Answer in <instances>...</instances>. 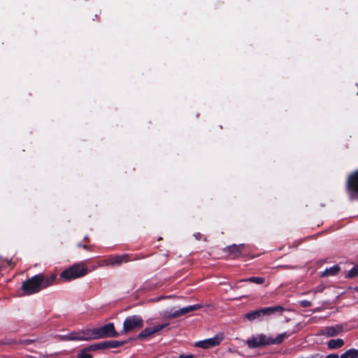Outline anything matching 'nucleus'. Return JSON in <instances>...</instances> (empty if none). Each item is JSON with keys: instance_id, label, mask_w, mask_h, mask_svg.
I'll return each instance as SVG.
<instances>
[{"instance_id": "obj_1", "label": "nucleus", "mask_w": 358, "mask_h": 358, "mask_svg": "<svg viewBox=\"0 0 358 358\" xmlns=\"http://www.w3.org/2000/svg\"><path fill=\"white\" fill-rule=\"evenodd\" d=\"M289 336V334L286 332L278 335L275 338H272L261 334L252 336L248 339L246 341V344L250 348H260L270 345H278L282 343L283 341Z\"/></svg>"}, {"instance_id": "obj_2", "label": "nucleus", "mask_w": 358, "mask_h": 358, "mask_svg": "<svg viewBox=\"0 0 358 358\" xmlns=\"http://www.w3.org/2000/svg\"><path fill=\"white\" fill-rule=\"evenodd\" d=\"M285 308L281 306H276L273 307H265L259 310H255L247 313L245 315V318L249 322H261L263 320L264 317L266 315H271L275 313H282L285 311Z\"/></svg>"}, {"instance_id": "obj_3", "label": "nucleus", "mask_w": 358, "mask_h": 358, "mask_svg": "<svg viewBox=\"0 0 358 358\" xmlns=\"http://www.w3.org/2000/svg\"><path fill=\"white\" fill-rule=\"evenodd\" d=\"M87 273V267L84 263L75 264L65 269L60 274L61 278L66 280H71L85 275Z\"/></svg>"}, {"instance_id": "obj_4", "label": "nucleus", "mask_w": 358, "mask_h": 358, "mask_svg": "<svg viewBox=\"0 0 358 358\" xmlns=\"http://www.w3.org/2000/svg\"><path fill=\"white\" fill-rule=\"evenodd\" d=\"M43 274L36 275L24 282L22 289L26 295H31L40 292L42 288Z\"/></svg>"}, {"instance_id": "obj_5", "label": "nucleus", "mask_w": 358, "mask_h": 358, "mask_svg": "<svg viewBox=\"0 0 358 358\" xmlns=\"http://www.w3.org/2000/svg\"><path fill=\"white\" fill-rule=\"evenodd\" d=\"M90 340L102 338L106 337H115L117 333L115 330V327L113 323H108L101 327L90 329Z\"/></svg>"}, {"instance_id": "obj_6", "label": "nucleus", "mask_w": 358, "mask_h": 358, "mask_svg": "<svg viewBox=\"0 0 358 358\" xmlns=\"http://www.w3.org/2000/svg\"><path fill=\"white\" fill-rule=\"evenodd\" d=\"M143 325V320L141 316L132 315L125 319L123 324V329L125 333H127L136 329H140Z\"/></svg>"}, {"instance_id": "obj_7", "label": "nucleus", "mask_w": 358, "mask_h": 358, "mask_svg": "<svg viewBox=\"0 0 358 358\" xmlns=\"http://www.w3.org/2000/svg\"><path fill=\"white\" fill-rule=\"evenodd\" d=\"M222 340L223 336L217 334L213 338L198 341L194 345L203 349H208L218 345Z\"/></svg>"}, {"instance_id": "obj_8", "label": "nucleus", "mask_w": 358, "mask_h": 358, "mask_svg": "<svg viewBox=\"0 0 358 358\" xmlns=\"http://www.w3.org/2000/svg\"><path fill=\"white\" fill-rule=\"evenodd\" d=\"M90 329L78 331L71 332L67 335L62 337V341H89L90 340Z\"/></svg>"}, {"instance_id": "obj_9", "label": "nucleus", "mask_w": 358, "mask_h": 358, "mask_svg": "<svg viewBox=\"0 0 358 358\" xmlns=\"http://www.w3.org/2000/svg\"><path fill=\"white\" fill-rule=\"evenodd\" d=\"M130 261L127 255L121 256L110 257L105 259L102 265L103 266H120L122 262H128Z\"/></svg>"}, {"instance_id": "obj_10", "label": "nucleus", "mask_w": 358, "mask_h": 358, "mask_svg": "<svg viewBox=\"0 0 358 358\" xmlns=\"http://www.w3.org/2000/svg\"><path fill=\"white\" fill-rule=\"evenodd\" d=\"M348 189L351 192L352 198H353V194L358 196V171L348 178Z\"/></svg>"}, {"instance_id": "obj_11", "label": "nucleus", "mask_w": 358, "mask_h": 358, "mask_svg": "<svg viewBox=\"0 0 358 358\" xmlns=\"http://www.w3.org/2000/svg\"><path fill=\"white\" fill-rule=\"evenodd\" d=\"M168 323L162 324H158L157 326H155L153 327H148L143 329L138 336V338H146L149 336H151L154 334L156 332H158L159 331L162 330L164 327L168 326Z\"/></svg>"}, {"instance_id": "obj_12", "label": "nucleus", "mask_w": 358, "mask_h": 358, "mask_svg": "<svg viewBox=\"0 0 358 358\" xmlns=\"http://www.w3.org/2000/svg\"><path fill=\"white\" fill-rule=\"evenodd\" d=\"M246 248L245 244L231 245L224 249V251L229 252L235 257H238Z\"/></svg>"}, {"instance_id": "obj_13", "label": "nucleus", "mask_w": 358, "mask_h": 358, "mask_svg": "<svg viewBox=\"0 0 358 358\" xmlns=\"http://www.w3.org/2000/svg\"><path fill=\"white\" fill-rule=\"evenodd\" d=\"M57 278L56 274H51L50 276L45 277L44 275H43V280H42V288L45 289L50 286H52L54 285L55 280Z\"/></svg>"}, {"instance_id": "obj_14", "label": "nucleus", "mask_w": 358, "mask_h": 358, "mask_svg": "<svg viewBox=\"0 0 358 358\" xmlns=\"http://www.w3.org/2000/svg\"><path fill=\"white\" fill-rule=\"evenodd\" d=\"M162 316L166 320H171L173 318L179 317L181 316L180 310H173L171 309L170 310H165L162 313Z\"/></svg>"}, {"instance_id": "obj_15", "label": "nucleus", "mask_w": 358, "mask_h": 358, "mask_svg": "<svg viewBox=\"0 0 358 358\" xmlns=\"http://www.w3.org/2000/svg\"><path fill=\"white\" fill-rule=\"evenodd\" d=\"M344 345V341L341 338L331 339L327 343V346L330 349H337Z\"/></svg>"}, {"instance_id": "obj_16", "label": "nucleus", "mask_w": 358, "mask_h": 358, "mask_svg": "<svg viewBox=\"0 0 358 358\" xmlns=\"http://www.w3.org/2000/svg\"><path fill=\"white\" fill-rule=\"evenodd\" d=\"M342 331V328L340 327H328L324 330V334L328 336H334L338 335Z\"/></svg>"}, {"instance_id": "obj_17", "label": "nucleus", "mask_w": 358, "mask_h": 358, "mask_svg": "<svg viewBox=\"0 0 358 358\" xmlns=\"http://www.w3.org/2000/svg\"><path fill=\"white\" fill-rule=\"evenodd\" d=\"M340 271V267L338 265H334L329 268H327L325 271H324L321 276L322 277H326L329 275H336Z\"/></svg>"}, {"instance_id": "obj_18", "label": "nucleus", "mask_w": 358, "mask_h": 358, "mask_svg": "<svg viewBox=\"0 0 358 358\" xmlns=\"http://www.w3.org/2000/svg\"><path fill=\"white\" fill-rule=\"evenodd\" d=\"M201 308H202L201 305L195 304V305H192V306H189L180 308V313H181V316L185 315L190 312H193V311L199 310Z\"/></svg>"}, {"instance_id": "obj_19", "label": "nucleus", "mask_w": 358, "mask_h": 358, "mask_svg": "<svg viewBox=\"0 0 358 358\" xmlns=\"http://www.w3.org/2000/svg\"><path fill=\"white\" fill-rule=\"evenodd\" d=\"M341 358H358V350L350 349L342 354Z\"/></svg>"}, {"instance_id": "obj_20", "label": "nucleus", "mask_w": 358, "mask_h": 358, "mask_svg": "<svg viewBox=\"0 0 358 358\" xmlns=\"http://www.w3.org/2000/svg\"><path fill=\"white\" fill-rule=\"evenodd\" d=\"M239 282H250L256 284H263L265 282V279L262 277H251L246 279H242Z\"/></svg>"}, {"instance_id": "obj_21", "label": "nucleus", "mask_w": 358, "mask_h": 358, "mask_svg": "<svg viewBox=\"0 0 358 358\" xmlns=\"http://www.w3.org/2000/svg\"><path fill=\"white\" fill-rule=\"evenodd\" d=\"M122 343L117 341H111L103 343V345L104 348H117L120 346Z\"/></svg>"}, {"instance_id": "obj_22", "label": "nucleus", "mask_w": 358, "mask_h": 358, "mask_svg": "<svg viewBox=\"0 0 358 358\" xmlns=\"http://www.w3.org/2000/svg\"><path fill=\"white\" fill-rule=\"evenodd\" d=\"M77 358H92V355L88 353L87 350L85 348L78 354Z\"/></svg>"}, {"instance_id": "obj_23", "label": "nucleus", "mask_w": 358, "mask_h": 358, "mask_svg": "<svg viewBox=\"0 0 358 358\" xmlns=\"http://www.w3.org/2000/svg\"><path fill=\"white\" fill-rule=\"evenodd\" d=\"M358 275V264L354 266L348 273V277L353 278Z\"/></svg>"}, {"instance_id": "obj_24", "label": "nucleus", "mask_w": 358, "mask_h": 358, "mask_svg": "<svg viewBox=\"0 0 358 358\" xmlns=\"http://www.w3.org/2000/svg\"><path fill=\"white\" fill-rule=\"evenodd\" d=\"M103 348H104V346L103 345V343H100V344L92 345L87 347L86 349L87 350V351H90V350H96L97 349Z\"/></svg>"}, {"instance_id": "obj_25", "label": "nucleus", "mask_w": 358, "mask_h": 358, "mask_svg": "<svg viewBox=\"0 0 358 358\" xmlns=\"http://www.w3.org/2000/svg\"><path fill=\"white\" fill-rule=\"evenodd\" d=\"M299 304L303 308H308L311 306L312 303L307 300H303L299 301Z\"/></svg>"}, {"instance_id": "obj_26", "label": "nucleus", "mask_w": 358, "mask_h": 358, "mask_svg": "<svg viewBox=\"0 0 358 358\" xmlns=\"http://www.w3.org/2000/svg\"><path fill=\"white\" fill-rule=\"evenodd\" d=\"M323 289H324V287H323V286H322V285H320V286L317 287H316V288L313 291V292L314 294H316V293H317V292H322L323 291Z\"/></svg>"}, {"instance_id": "obj_27", "label": "nucleus", "mask_w": 358, "mask_h": 358, "mask_svg": "<svg viewBox=\"0 0 358 358\" xmlns=\"http://www.w3.org/2000/svg\"><path fill=\"white\" fill-rule=\"evenodd\" d=\"M33 341H34L33 340L26 339V340L20 341V343H21L22 345H29V344H31Z\"/></svg>"}, {"instance_id": "obj_28", "label": "nucleus", "mask_w": 358, "mask_h": 358, "mask_svg": "<svg viewBox=\"0 0 358 358\" xmlns=\"http://www.w3.org/2000/svg\"><path fill=\"white\" fill-rule=\"evenodd\" d=\"M325 358H341V357L336 354H331L327 355Z\"/></svg>"}, {"instance_id": "obj_29", "label": "nucleus", "mask_w": 358, "mask_h": 358, "mask_svg": "<svg viewBox=\"0 0 358 358\" xmlns=\"http://www.w3.org/2000/svg\"><path fill=\"white\" fill-rule=\"evenodd\" d=\"M178 358H193V355H180Z\"/></svg>"}, {"instance_id": "obj_30", "label": "nucleus", "mask_w": 358, "mask_h": 358, "mask_svg": "<svg viewBox=\"0 0 358 358\" xmlns=\"http://www.w3.org/2000/svg\"><path fill=\"white\" fill-rule=\"evenodd\" d=\"M78 246L82 247L83 248H85V249L87 248V245L86 244L85 245L78 244Z\"/></svg>"}, {"instance_id": "obj_31", "label": "nucleus", "mask_w": 358, "mask_h": 358, "mask_svg": "<svg viewBox=\"0 0 358 358\" xmlns=\"http://www.w3.org/2000/svg\"><path fill=\"white\" fill-rule=\"evenodd\" d=\"M84 240L86 243H88L90 241V238L88 237H85Z\"/></svg>"}, {"instance_id": "obj_32", "label": "nucleus", "mask_w": 358, "mask_h": 358, "mask_svg": "<svg viewBox=\"0 0 358 358\" xmlns=\"http://www.w3.org/2000/svg\"><path fill=\"white\" fill-rule=\"evenodd\" d=\"M355 290H356L357 292H358V287H356L355 288Z\"/></svg>"}, {"instance_id": "obj_33", "label": "nucleus", "mask_w": 358, "mask_h": 358, "mask_svg": "<svg viewBox=\"0 0 358 358\" xmlns=\"http://www.w3.org/2000/svg\"><path fill=\"white\" fill-rule=\"evenodd\" d=\"M164 298L163 296H161L160 298H158L156 301H159L160 299Z\"/></svg>"}]
</instances>
